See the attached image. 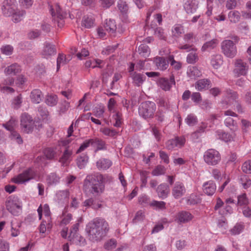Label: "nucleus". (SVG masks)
Returning a JSON list of instances; mask_svg holds the SVG:
<instances>
[{"label": "nucleus", "instance_id": "8", "mask_svg": "<svg viewBox=\"0 0 251 251\" xmlns=\"http://www.w3.org/2000/svg\"><path fill=\"white\" fill-rule=\"evenodd\" d=\"M34 126L32 117L27 113H24L21 116V127L23 132L26 133L32 132Z\"/></svg>", "mask_w": 251, "mask_h": 251}, {"label": "nucleus", "instance_id": "30", "mask_svg": "<svg viewBox=\"0 0 251 251\" xmlns=\"http://www.w3.org/2000/svg\"><path fill=\"white\" fill-rule=\"evenodd\" d=\"M30 98L32 102L38 104L41 101L43 95L40 90L36 89L31 92Z\"/></svg>", "mask_w": 251, "mask_h": 251}, {"label": "nucleus", "instance_id": "23", "mask_svg": "<svg viewBox=\"0 0 251 251\" xmlns=\"http://www.w3.org/2000/svg\"><path fill=\"white\" fill-rule=\"evenodd\" d=\"M21 71V66L17 63H13L8 66L4 69V72L6 75L14 76L20 73Z\"/></svg>", "mask_w": 251, "mask_h": 251}, {"label": "nucleus", "instance_id": "45", "mask_svg": "<svg viewBox=\"0 0 251 251\" xmlns=\"http://www.w3.org/2000/svg\"><path fill=\"white\" fill-rule=\"evenodd\" d=\"M172 32L173 37L179 38L184 32L183 26L179 24L175 25L172 28Z\"/></svg>", "mask_w": 251, "mask_h": 251}, {"label": "nucleus", "instance_id": "54", "mask_svg": "<svg viewBox=\"0 0 251 251\" xmlns=\"http://www.w3.org/2000/svg\"><path fill=\"white\" fill-rule=\"evenodd\" d=\"M47 181L50 185H56L59 182L60 177L55 173H50L48 176Z\"/></svg>", "mask_w": 251, "mask_h": 251}, {"label": "nucleus", "instance_id": "58", "mask_svg": "<svg viewBox=\"0 0 251 251\" xmlns=\"http://www.w3.org/2000/svg\"><path fill=\"white\" fill-rule=\"evenodd\" d=\"M83 206L86 208L92 207L93 209H98L101 207V204L99 203L95 204L93 199H89L84 201Z\"/></svg>", "mask_w": 251, "mask_h": 251}, {"label": "nucleus", "instance_id": "21", "mask_svg": "<svg viewBox=\"0 0 251 251\" xmlns=\"http://www.w3.org/2000/svg\"><path fill=\"white\" fill-rule=\"evenodd\" d=\"M92 147L95 148L94 152L95 153L100 151H106L107 149V145L106 142L102 139L99 138H92Z\"/></svg>", "mask_w": 251, "mask_h": 251}, {"label": "nucleus", "instance_id": "37", "mask_svg": "<svg viewBox=\"0 0 251 251\" xmlns=\"http://www.w3.org/2000/svg\"><path fill=\"white\" fill-rule=\"evenodd\" d=\"M187 75L191 79H195L201 75L200 70L195 66L189 67L187 70Z\"/></svg>", "mask_w": 251, "mask_h": 251}, {"label": "nucleus", "instance_id": "63", "mask_svg": "<svg viewBox=\"0 0 251 251\" xmlns=\"http://www.w3.org/2000/svg\"><path fill=\"white\" fill-rule=\"evenodd\" d=\"M79 226V223H76L73 225L72 227L70 229V232L68 238L70 240L73 239L76 236L78 230Z\"/></svg>", "mask_w": 251, "mask_h": 251}, {"label": "nucleus", "instance_id": "34", "mask_svg": "<svg viewBox=\"0 0 251 251\" xmlns=\"http://www.w3.org/2000/svg\"><path fill=\"white\" fill-rule=\"evenodd\" d=\"M111 122L112 123L113 126L114 127L116 128L121 127L123 124V119L122 114L120 112H116L113 114L112 116Z\"/></svg>", "mask_w": 251, "mask_h": 251}, {"label": "nucleus", "instance_id": "18", "mask_svg": "<svg viewBox=\"0 0 251 251\" xmlns=\"http://www.w3.org/2000/svg\"><path fill=\"white\" fill-rule=\"evenodd\" d=\"M160 87L165 91H169L173 85H175V77L173 75L170 76L169 78H161L158 81Z\"/></svg>", "mask_w": 251, "mask_h": 251}, {"label": "nucleus", "instance_id": "4", "mask_svg": "<svg viewBox=\"0 0 251 251\" xmlns=\"http://www.w3.org/2000/svg\"><path fill=\"white\" fill-rule=\"evenodd\" d=\"M49 9L52 16V21L54 23H56L59 27H62L64 24V19L67 15L66 12L61 9L58 3H49Z\"/></svg>", "mask_w": 251, "mask_h": 251}, {"label": "nucleus", "instance_id": "42", "mask_svg": "<svg viewBox=\"0 0 251 251\" xmlns=\"http://www.w3.org/2000/svg\"><path fill=\"white\" fill-rule=\"evenodd\" d=\"M25 14V10H15L11 15L12 17V21L14 23H18L24 19Z\"/></svg>", "mask_w": 251, "mask_h": 251}, {"label": "nucleus", "instance_id": "16", "mask_svg": "<svg viewBox=\"0 0 251 251\" xmlns=\"http://www.w3.org/2000/svg\"><path fill=\"white\" fill-rule=\"evenodd\" d=\"M153 62L157 70L164 71L167 70L169 67V57L167 59L164 57L156 56L154 58Z\"/></svg>", "mask_w": 251, "mask_h": 251}, {"label": "nucleus", "instance_id": "5", "mask_svg": "<svg viewBox=\"0 0 251 251\" xmlns=\"http://www.w3.org/2000/svg\"><path fill=\"white\" fill-rule=\"evenodd\" d=\"M155 110V103L149 100L142 102L138 107V113L140 116L145 120L153 118Z\"/></svg>", "mask_w": 251, "mask_h": 251}, {"label": "nucleus", "instance_id": "14", "mask_svg": "<svg viewBox=\"0 0 251 251\" xmlns=\"http://www.w3.org/2000/svg\"><path fill=\"white\" fill-rule=\"evenodd\" d=\"M186 192V189L184 184L180 181H176L173 187L172 194L175 199H178L184 196Z\"/></svg>", "mask_w": 251, "mask_h": 251}, {"label": "nucleus", "instance_id": "7", "mask_svg": "<svg viewBox=\"0 0 251 251\" xmlns=\"http://www.w3.org/2000/svg\"><path fill=\"white\" fill-rule=\"evenodd\" d=\"M203 158L205 163L209 166L217 165L221 159L219 152L214 149L207 150L204 152Z\"/></svg>", "mask_w": 251, "mask_h": 251}, {"label": "nucleus", "instance_id": "22", "mask_svg": "<svg viewBox=\"0 0 251 251\" xmlns=\"http://www.w3.org/2000/svg\"><path fill=\"white\" fill-rule=\"evenodd\" d=\"M156 191L158 197L164 200L168 197L170 192L169 185L165 183H161L157 187Z\"/></svg>", "mask_w": 251, "mask_h": 251}, {"label": "nucleus", "instance_id": "48", "mask_svg": "<svg viewBox=\"0 0 251 251\" xmlns=\"http://www.w3.org/2000/svg\"><path fill=\"white\" fill-rule=\"evenodd\" d=\"M185 122L189 126H193L197 124L198 120L194 114H189L185 119Z\"/></svg>", "mask_w": 251, "mask_h": 251}, {"label": "nucleus", "instance_id": "50", "mask_svg": "<svg viewBox=\"0 0 251 251\" xmlns=\"http://www.w3.org/2000/svg\"><path fill=\"white\" fill-rule=\"evenodd\" d=\"M226 97L228 99L227 101H226L227 104H228L232 101L236 102L237 100L238 99L237 92L230 89L226 91Z\"/></svg>", "mask_w": 251, "mask_h": 251}, {"label": "nucleus", "instance_id": "61", "mask_svg": "<svg viewBox=\"0 0 251 251\" xmlns=\"http://www.w3.org/2000/svg\"><path fill=\"white\" fill-rule=\"evenodd\" d=\"M94 24V20L92 17L88 16H84L82 21V25L85 27L90 28L93 26Z\"/></svg>", "mask_w": 251, "mask_h": 251}, {"label": "nucleus", "instance_id": "40", "mask_svg": "<svg viewBox=\"0 0 251 251\" xmlns=\"http://www.w3.org/2000/svg\"><path fill=\"white\" fill-rule=\"evenodd\" d=\"M89 157L86 154H82L78 156L76 159L77 167L82 169L85 168L88 161Z\"/></svg>", "mask_w": 251, "mask_h": 251}, {"label": "nucleus", "instance_id": "29", "mask_svg": "<svg viewBox=\"0 0 251 251\" xmlns=\"http://www.w3.org/2000/svg\"><path fill=\"white\" fill-rule=\"evenodd\" d=\"M52 227V221L43 219L38 228L40 233L44 234L46 231H50Z\"/></svg>", "mask_w": 251, "mask_h": 251}, {"label": "nucleus", "instance_id": "26", "mask_svg": "<svg viewBox=\"0 0 251 251\" xmlns=\"http://www.w3.org/2000/svg\"><path fill=\"white\" fill-rule=\"evenodd\" d=\"M212 127L211 125L208 126L207 123L202 122L198 129L192 133V136L195 139H198L206 130H209V128Z\"/></svg>", "mask_w": 251, "mask_h": 251}, {"label": "nucleus", "instance_id": "57", "mask_svg": "<svg viewBox=\"0 0 251 251\" xmlns=\"http://www.w3.org/2000/svg\"><path fill=\"white\" fill-rule=\"evenodd\" d=\"M218 213L221 216H225L232 214L233 213V208L229 205L226 204L223 208L220 209Z\"/></svg>", "mask_w": 251, "mask_h": 251}, {"label": "nucleus", "instance_id": "51", "mask_svg": "<svg viewBox=\"0 0 251 251\" xmlns=\"http://www.w3.org/2000/svg\"><path fill=\"white\" fill-rule=\"evenodd\" d=\"M241 15L239 11L233 10L230 11L228 13V18L231 22L236 23L240 19Z\"/></svg>", "mask_w": 251, "mask_h": 251}, {"label": "nucleus", "instance_id": "49", "mask_svg": "<svg viewBox=\"0 0 251 251\" xmlns=\"http://www.w3.org/2000/svg\"><path fill=\"white\" fill-rule=\"evenodd\" d=\"M150 205L156 210H165L166 208V202L163 201L154 200L150 203Z\"/></svg>", "mask_w": 251, "mask_h": 251}, {"label": "nucleus", "instance_id": "52", "mask_svg": "<svg viewBox=\"0 0 251 251\" xmlns=\"http://www.w3.org/2000/svg\"><path fill=\"white\" fill-rule=\"evenodd\" d=\"M117 244V241L114 238L107 240L104 244L103 248L107 251H111L116 248Z\"/></svg>", "mask_w": 251, "mask_h": 251}, {"label": "nucleus", "instance_id": "1", "mask_svg": "<svg viewBox=\"0 0 251 251\" xmlns=\"http://www.w3.org/2000/svg\"><path fill=\"white\" fill-rule=\"evenodd\" d=\"M109 230L108 223L101 218H95L86 226L89 238L93 242L100 241L107 235Z\"/></svg>", "mask_w": 251, "mask_h": 251}, {"label": "nucleus", "instance_id": "35", "mask_svg": "<svg viewBox=\"0 0 251 251\" xmlns=\"http://www.w3.org/2000/svg\"><path fill=\"white\" fill-rule=\"evenodd\" d=\"M104 28L109 34H114L117 29L115 21L112 19L106 20Z\"/></svg>", "mask_w": 251, "mask_h": 251}, {"label": "nucleus", "instance_id": "15", "mask_svg": "<svg viewBox=\"0 0 251 251\" xmlns=\"http://www.w3.org/2000/svg\"><path fill=\"white\" fill-rule=\"evenodd\" d=\"M69 196L68 190H59L56 192L55 199L59 204L63 206L68 204Z\"/></svg>", "mask_w": 251, "mask_h": 251}, {"label": "nucleus", "instance_id": "38", "mask_svg": "<svg viewBox=\"0 0 251 251\" xmlns=\"http://www.w3.org/2000/svg\"><path fill=\"white\" fill-rule=\"evenodd\" d=\"M223 63V57L221 54H216L211 57V64L214 69H219Z\"/></svg>", "mask_w": 251, "mask_h": 251}, {"label": "nucleus", "instance_id": "3", "mask_svg": "<svg viewBox=\"0 0 251 251\" xmlns=\"http://www.w3.org/2000/svg\"><path fill=\"white\" fill-rule=\"evenodd\" d=\"M5 207L7 210L15 216H19L22 212V202L15 195H11L7 199Z\"/></svg>", "mask_w": 251, "mask_h": 251}, {"label": "nucleus", "instance_id": "17", "mask_svg": "<svg viewBox=\"0 0 251 251\" xmlns=\"http://www.w3.org/2000/svg\"><path fill=\"white\" fill-rule=\"evenodd\" d=\"M199 2L197 0H184L183 6L188 14L195 13L198 8Z\"/></svg>", "mask_w": 251, "mask_h": 251}, {"label": "nucleus", "instance_id": "32", "mask_svg": "<svg viewBox=\"0 0 251 251\" xmlns=\"http://www.w3.org/2000/svg\"><path fill=\"white\" fill-rule=\"evenodd\" d=\"M100 131L104 135L115 138L119 134V131L108 127H102L100 129Z\"/></svg>", "mask_w": 251, "mask_h": 251}, {"label": "nucleus", "instance_id": "41", "mask_svg": "<svg viewBox=\"0 0 251 251\" xmlns=\"http://www.w3.org/2000/svg\"><path fill=\"white\" fill-rule=\"evenodd\" d=\"M224 123L225 126L228 127L232 131L234 132L238 129V126L236 122L233 120V119L230 117L226 118L225 120Z\"/></svg>", "mask_w": 251, "mask_h": 251}, {"label": "nucleus", "instance_id": "6", "mask_svg": "<svg viewBox=\"0 0 251 251\" xmlns=\"http://www.w3.org/2000/svg\"><path fill=\"white\" fill-rule=\"evenodd\" d=\"M36 172L32 168H28L22 173L18 174L12 178V181L18 184H25L34 178Z\"/></svg>", "mask_w": 251, "mask_h": 251}, {"label": "nucleus", "instance_id": "19", "mask_svg": "<svg viewBox=\"0 0 251 251\" xmlns=\"http://www.w3.org/2000/svg\"><path fill=\"white\" fill-rule=\"evenodd\" d=\"M193 218V216L189 212L181 211L177 213L176 221L178 224H181L189 222Z\"/></svg>", "mask_w": 251, "mask_h": 251}, {"label": "nucleus", "instance_id": "36", "mask_svg": "<svg viewBox=\"0 0 251 251\" xmlns=\"http://www.w3.org/2000/svg\"><path fill=\"white\" fill-rule=\"evenodd\" d=\"M217 138L225 142H230L233 140V137L231 135L226 133L224 130L219 129L216 132Z\"/></svg>", "mask_w": 251, "mask_h": 251}, {"label": "nucleus", "instance_id": "59", "mask_svg": "<svg viewBox=\"0 0 251 251\" xmlns=\"http://www.w3.org/2000/svg\"><path fill=\"white\" fill-rule=\"evenodd\" d=\"M151 131L156 141L158 142H160L162 137V135L158 127L156 126H152L151 127Z\"/></svg>", "mask_w": 251, "mask_h": 251}, {"label": "nucleus", "instance_id": "33", "mask_svg": "<svg viewBox=\"0 0 251 251\" xmlns=\"http://www.w3.org/2000/svg\"><path fill=\"white\" fill-rule=\"evenodd\" d=\"M133 84L137 86H141L146 80V77L144 74L136 73L130 76Z\"/></svg>", "mask_w": 251, "mask_h": 251}, {"label": "nucleus", "instance_id": "10", "mask_svg": "<svg viewBox=\"0 0 251 251\" xmlns=\"http://www.w3.org/2000/svg\"><path fill=\"white\" fill-rule=\"evenodd\" d=\"M186 142L185 137L183 136H176L169 139L165 143V147L168 150H177L182 148Z\"/></svg>", "mask_w": 251, "mask_h": 251}, {"label": "nucleus", "instance_id": "47", "mask_svg": "<svg viewBox=\"0 0 251 251\" xmlns=\"http://www.w3.org/2000/svg\"><path fill=\"white\" fill-rule=\"evenodd\" d=\"M117 7L120 12L124 16L126 15L128 11V6L126 1L124 0H119L117 2Z\"/></svg>", "mask_w": 251, "mask_h": 251}, {"label": "nucleus", "instance_id": "25", "mask_svg": "<svg viewBox=\"0 0 251 251\" xmlns=\"http://www.w3.org/2000/svg\"><path fill=\"white\" fill-rule=\"evenodd\" d=\"M112 165V162L109 159L101 158L96 162V166L99 170H106Z\"/></svg>", "mask_w": 251, "mask_h": 251}, {"label": "nucleus", "instance_id": "43", "mask_svg": "<svg viewBox=\"0 0 251 251\" xmlns=\"http://www.w3.org/2000/svg\"><path fill=\"white\" fill-rule=\"evenodd\" d=\"M139 54L142 57L146 58L150 54V50L149 46L146 44H141L138 48Z\"/></svg>", "mask_w": 251, "mask_h": 251}, {"label": "nucleus", "instance_id": "39", "mask_svg": "<svg viewBox=\"0 0 251 251\" xmlns=\"http://www.w3.org/2000/svg\"><path fill=\"white\" fill-rule=\"evenodd\" d=\"M56 150V147H49L46 148L44 151V154L48 159H54L58 155Z\"/></svg>", "mask_w": 251, "mask_h": 251}, {"label": "nucleus", "instance_id": "64", "mask_svg": "<svg viewBox=\"0 0 251 251\" xmlns=\"http://www.w3.org/2000/svg\"><path fill=\"white\" fill-rule=\"evenodd\" d=\"M240 182L244 189H247L251 185V180L247 176H242L240 178Z\"/></svg>", "mask_w": 251, "mask_h": 251}, {"label": "nucleus", "instance_id": "46", "mask_svg": "<svg viewBox=\"0 0 251 251\" xmlns=\"http://www.w3.org/2000/svg\"><path fill=\"white\" fill-rule=\"evenodd\" d=\"M58 102V97L56 95H49L45 99L46 103L49 106H55Z\"/></svg>", "mask_w": 251, "mask_h": 251}, {"label": "nucleus", "instance_id": "44", "mask_svg": "<svg viewBox=\"0 0 251 251\" xmlns=\"http://www.w3.org/2000/svg\"><path fill=\"white\" fill-rule=\"evenodd\" d=\"M218 42L216 39H212L206 42L203 44L201 48L202 51H209L214 49L217 45Z\"/></svg>", "mask_w": 251, "mask_h": 251}, {"label": "nucleus", "instance_id": "20", "mask_svg": "<svg viewBox=\"0 0 251 251\" xmlns=\"http://www.w3.org/2000/svg\"><path fill=\"white\" fill-rule=\"evenodd\" d=\"M37 211L38 214L39 220H41L42 219V215L43 213L44 215V218H43L44 220L52 221L50 216V207L47 204H44L43 207H42L41 205H40L38 207Z\"/></svg>", "mask_w": 251, "mask_h": 251}, {"label": "nucleus", "instance_id": "28", "mask_svg": "<svg viewBox=\"0 0 251 251\" xmlns=\"http://www.w3.org/2000/svg\"><path fill=\"white\" fill-rule=\"evenodd\" d=\"M72 154V150L70 149H65L62 156L59 159V161L63 166H67L70 163V159Z\"/></svg>", "mask_w": 251, "mask_h": 251}, {"label": "nucleus", "instance_id": "60", "mask_svg": "<svg viewBox=\"0 0 251 251\" xmlns=\"http://www.w3.org/2000/svg\"><path fill=\"white\" fill-rule=\"evenodd\" d=\"M169 63L173 68L176 70H179L181 68V63L180 62L176 61L174 59V56L173 55L169 56Z\"/></svg>", "mask_w": 251, "mask_h": 251}, {"label": "nucleus", "instance_id": "53", "mask_svg": "<svg viewBox=\"0 0 251 251\" xmlns=\"http://www.w3.org/2000/svg\"><path fill=\"white\" fill-rule=\"evenodd\" d=\"M104 112V107L101 104L97 105L93 109L94 115L99 118L103 117Z\"/></svg>", "mask_w": 251, "mask_h": 251}, {"label": "nucleus", "instance_id": "31", "mask_svg": "<svg viewBox=\"0 0 251 251\" xmlns=\"http://www.w3.org/2000/svg\"><path fill=\"white\" fill-rule=\"evenodd\" d=\"M18 125V121L15 117H12L10 119L2 125L5 129L11 132L13 131H15V129Z\"/></svg>", "mask_w": 251, "mask_h": 251}, {"label": "nucleus", "instance_id": "13", "mask_svg": "<svg viewBox=\"0 0 251 251\" xmlns=\"http://www.w3.org/2000/svg\"><path fill=\"white\" fill-rule=\"evenodd\" d=\"M57 51L55 46L49 42H46L44 44L41 54L46 59L50 58L52 56L56 54Z\"/></svg>", "mask_w": 251, "mask_h": 251}, {"label": "nucleus", "instance_id": "12", "mask_svg": "<svg viewBox=\"0 0 251 251\" xmlns=\"http://www.w3.org/2000/svg\"><path fill=\"white\" fill-rule=\"evenodd\" d=\"M16 5V0H4L1 6L2 14L5 17L11 16L15 11Z\"/></svg>", "mask_w": 251, "mask_h": 251}, {"label": "nucleus", "instance_id": "27", "mask_svg": "<svg viewBox=\"0 0 251 251\" xmlns=\"http://www.w3.org/2000/svg\"><path fill=\"white\" fill-rule=\"evenodd\" d=\"M211 84L209 79L207 78L201 79L198 80L195 84L196 89L199 91L208 89Z\"/></svg>", "mask_w": 251, "mask_h": 251}, {"label": "nucleus", "instance_id": "11", "mask_svg": "<svg viewBox=\"0 0 251 251\" xmlns=\"http://www.w3.org/2000/svg\"><path fill=\"white\" fill-rule=\"evenodd\" d=\"M234 66L235 68L233 72L235 76L239 77L241 75H245L247 74L249 66L247 64L244 62L242 60H236Z\"/></svg>", "mask_w": 251, "mask_h": 251}, {"label": "nucleus", "instance_id": "55", "mask_svg": "<svg viewBox=\"0 0 251 251\" xmlns=\"http://www.w3.org/2000/svg\"><path fill=\"white\" fill-rule=\"evenodd\" d=\"M92 145V138L85 140L82 144H81L79 148L76 150V153L78 154L85 151L90 146Z\"/></svg>", "mask_w": 251, "mask_h": 251}, {"label": "nucleus", "instance_id": "2", "mask_svg": "<svg viewBox=\"0 0 251 251\" xmlns=\"http://www.w3.org/2000/svg\"><path fill=\"white\" fill-rule=\"evenodd\" d=\"M83 186L84 190L89 191L94 196H99L104 190V178L100 173L87 175L84 180Z\"/></svg>", "mask_w": 251, "mask_h": 251}, {"label": "nucleus", "instance_id": "62", "mask_svg": "<svg viewBox=\"0 0 251 251\" xmlns=\"http://www.w3.org/2000/svg\"><path fill=\"white\" fill-rule=\"evenodd\" d=\"M10 138L11 140L15 141L18 144H22L23 140L20 134L16 130L10 132Z\"/></svg>", "mask_w": 251, "mask_h": 251}, {"label": "nucleus", "instance_id": "9", "mask_svg": "<svg viewBox=\"0 0 251 251\" xmlns=\"http://www.w3.org/2000/svg\"><path fill=\"white\" fill-rule=\"evenodd\" d=\"M221 49L223 53L227 57L233 58L237 53V49L233 41L225 40L222 42Z\"/></svg>", "mask_w": 251, "mask_h": 251}, {"label": "nucleus", "instance_id": "24", "mask_svg": "<svg viewBox=\"0 0 251 251\" xmlns=\"http://www.w3.org/2000/svg\"><path fill=\"white\" fill-rule=\"evenodd\" d=\"M203 192L208 196H212L216 190V184L212 180L205 182L202 185Z\"/></svg>", "mask_w": 251, "mask_h": 251}, {"label": "nucleus", "instance_id": "56", "mask_svg": "<svg viewBox=\"0 0 251 251\" xmlns=\"http://www.w3.org/2000/svg\"><path fill=\"white\" fill-rule=\"evenodd\" d=\"M200 202L199 197L195 194H191L186 198V203L188 205H194Z\"/></svg>", "mask_w": 251, "mask_h": 251}]
</instances>
